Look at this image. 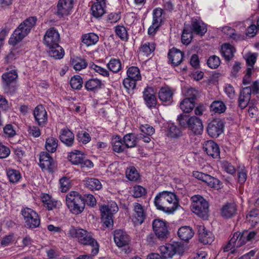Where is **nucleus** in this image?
Here are the masks:
<instances>
[{
	"label": "nucleus",
	"instance_id": "f704fd0d",
	"mask_svg": "<svg viewBox=\"0 0 259 259\" xmlns=\"http://www.w3.org/2000/svg\"><path fill=\"white\" fill-rule=\"evenodd\" d=\"M192 33L189 25H185L181 37L182 42L183 44L188 45L191 42L193 38Z\"/></svg>",
	"mask_w": 259,
	"mask_h": 259
},
{
	"label": "nucleus",
	"instance_id": "a19ab883",
	"mask_svg": "<svg viewBox=\"0 0 259 259\" xmlns=\"http://www.w3.org/2000/svg\"><path fill=\"white\" fill-rule=\"evenodd\" d=\"M123 140L120 137L116 136L112 140V145L113 150L116 152L120 153L124 150V146L123 144Z\"/></svg>",
	"mask_w": 259,
	"mask_h": 259
},
{
	"label": "nucleus",
	"instance_id": "dca6fc26",
	"mask_svg": "<svg viewBox=\"0 0 259 259\" xmlns=\"http://www.w3.org/2000/svg\"><path fill=\"white\" fill-rule=\"evenodd\" d=\"M39 165L42 169H48L53 171L55 168V163L50 155L46 152H41L39 157Z\"/></svg>",
	"mask_w": 259,
	"mask_h": 259
},
{
	"label": "nucleus",
	"instance_id": "e433bc0d",
	"mask_svg": "<svg viewBox=\"0 0 259 259\" xmlns=\"http://www.w3.org/2000/svg\"><path fill=\"white\" fill-rule=\"evenodd\" d=\"M138 140L137 135L130 133L125 135L123 138V142L126 148H133L136 146Z\"/></svg>",
	"mask_w": 259,
	"mask_h": 259
},
{
	"label": "nucleus",
	"instance_id": "8fccbe9b",
	"mask_svg": "<svg viewBox=\"0 0 259 259\" xmlns=\"http://www.w3.org/2000/svg\"><path fill=\"white\" fill-rule=\"evenodd\" d=\"M57 8V11L56 14L59 17H63L69 15L70 11L72 9L59 3H58Z\"/></svg>",
	"mask_w": 259,
	"mask_h": 259
},
{
	"label": "nucleus",
	"instance_id": "680f3d73",
	"mask_svg": "<svg viewBox=\"0 0 259 259\" xmlns=\"http://www.w3.org/2000/svg\"><path fill=\"white\" fill-rule=\"evenodd\" d=\"M137 81L127 77L123 79V85L127 90H133L135 88Z\"/></svg>",
	"mask_w": 259,
	"mask_h": 259
},
{
	"label": "nucleus",
	"instance_id": "b1692460",
	"mask_svg": "<svg viewBox=\"0 0 259 259\" xmlns=\"http://www.w3.org/2000/svg\"><path fill=\"white\" fill-rule=\"evenodd\" d=\"M3 86L5 90H8L11 84L16 82L18 77L17 72L15 70H12L2 75Z\"/></svg>",
	"mask_w": 259,
	"mask_h": 259
},
{
	"label": "nucleus",
	"instance_id": "6e6d98bb",
	"mask_svg": "<svg viewBox=\"0 0 259 259\" xmlns=\"http://www.w3.org/2000/svg\"><path fill=\"white\" fill-rule=\"evenodd\" d=\"M221 63V60L216 55L211 56L207 60V64L211 69H216Z\"/></svg>",
	"mask_w": 259,
	"mask_h": 259
},
{
	"label": "nucleus",
	"instance_id": "f3484780",
	"mask_svg": "<svg viewBox=\"0 0 259 259\" xmlns=\"http://www.w3.org/2000/svg\"><path fill=\"white\" fill-rule=\"evenodd\" d=\"M189 26L192 32L200 36L204 35L207 31L206 25L202 20L197 18L192 19Z\"/></svg>",
	"mask_w": 259,
	"mask_h": 259
},
{
	"label": "nucleus",
	"instance_id": "a211bd4d",
	"mask_svg": "<svg viewBox=\"0 0 259 259\" xmlns=\"http://www.w3.org/2000/svg\"><path fill=\"white\" fill-rule=\"evenodd\" d=\"M143 98L147 106L149 108L155 107L157 100L153 88L147 87L143 92Z\"/></svg>",
	"mask_w": 259,
	"mask_h": 259
},
{
	"label": "nucleus",
	"instance_id": "20e7f679",
	"mask_svg": "<svg viewBox=\"0 0 259 259\" xmlns=\"http://www.w3.org/2000/svg\"><path fill=\"white\" fill-rule=\"evenodd\" d=\"M66 205L73 214L81 213L85 207L84 198L77 192L71 191L66 197Z\"/></svg>",
	"mask_w": 259,
	"mask_h": 259
},
{
	"label": "nucleus",
	"instance_id": "c85d7f7f",
	"mask_svg": "<svg viewBox=\"0 0 259 259\" xmlns=\"http://www.w3.org/2000/svg\"><path fill=\"white\" fill-rule=\"evenodd\" d=\"M133 205L135 218L136 220L135 222L141 224L146 218V213L143 206L139 203H134Z\"/></svg>",
	"mask_w": 259,
	"mask_h": 259
},
{
	"label": "nucleus",
	"instance_id": "f8f14e48",
	"mask_svg": "<svg viewBox=\"0 0 259 259\" xmlns=\"http://www.w3.org/2000/svg\"><path fill=\"white\" fill-rule=\"evenodd\" d=\"M245 243L242 233L235 232L227 245L224 247V251H229L233 248L239 247Z\"/></svg>",
	"mask_w": 259,
	"mask_h": 259
},
{
	"label": "nucleus",
	"instance_id": "58836bf2",
	"mask_svg": "<svg viewBox=\"0 0 259 259\" xmlns=\"http://www.w3.org/2000/svg\"><path fill=\"white\" fill-rule=\"evenodd\" d=\"M105 7L99 3H95L91 8L93 16L97 18L101 17L105 13Z\"/></svg>",
	"mask_w": 259,
	"mask_h": 259
},
{
	"label": "nucleus",
	"instance_id": "393cba45",
	"mask_svg": "<svg viewBox=\"0 0 259 259\" xmlns=\"http://www.w3.org/2000/svg\"><path fill=\"white\" fill-rule=\"evenodd\" d=\"M187 127L195 135L201 134L203 128L201 120L195 116L190 117Z\"/></svg>",
	"mask_w": 259,
	"mask_h": 259
},
{
	"label": "nucleus",
	"instance_id": "1a4fd4ad",
	"mask_svg": "<svg viewBox=\"0 0 259 259\" xmlns=\"http://www.w3.org/2000/svg\"><path fill=\"white\" fill-rule=\"evenodd\" d=\"M68 159L72 164L80 165L81 167L91 168L94 165L91 160L87 159L80 153V151L78 150H76L75 152L70 153Z\"/></svg>",
	"mask_w": 259,
	"mask_h": 259
},
{
	"label": "nucleus",
	"instance_id": "2eb2a0df",
	"mask_svg": "<svg viewBox=\"0 0 259 259\" xmlns=\"http://www.w3.org/2000/svg\"><path fill=\"white\" fill-rule=\"evenodd\" d=\"M60 35L54 27L48 29L44 37V43L47 46H52L58 44Z\"/></svg>",
	"mask_w": 259,
	"mask_h": 259
},
{
	"label": "nucleus",
	"instance_id": "e2e57ef3",
	"mask_svg": "<svg viewBox=\"0 0 259 259\" xmlns=\"http://www.w3.org/2000/svg\"><path fill=\"white\" fill-rule=\"evenodd\" d=\"M60 188L62 192H66L70 186V181L67 177H63L60 180Z\"/></svg>",
	"mask_w": 259,
	"mask_h": 259
},
{
	"label": "nucleus",
	"instance_id": "39448f33",
	"mask_svg": "<svg viewBox=\"0 0 259 259\" xmlns=\"http://www.w3.org/2000/svg\"><path fill=\"white\" fill-rule=\"evenodd\" d=\"M191 209L198 217L206 219L208 216L209 204L207 201L200 195L191 197Z\"/></svg>",
	"mask_w": 259,
	"mask_h": 259
},
{
	"label": "nucleus",
	"instance_id": "0eeeda50",
	"mask_svg": "<svg viewBox=\"0 0 259 259\" xmlns=\"http://www.w3.org/2000/svg\"><path fill=\"white\" fill-rule=\"evenodd\" d=\"M161 256L163 259L171 258L176 254H182L185 250L183 244L180 242H174L161 246L159 248Z\"/></svg>",
	"mask_w": 259,
	"mask_h": 259
},
{
	"label": "nucleus",
	"instance_id": "c756f323",
	"mask_svg": "<svg viewBox=\"0 0 259 259\" xmlns=\"http://www.w3.org/2000/svg\"><path fill=\"white\" fill-rule=\"evenodd\" d=\"M235 51V48L229 44H224L222 46L221 54L227 61H230L233 58Z\"/></svg>",
	"mask_w": 259,
	"mask_h": 259
},
{
	"label": "nucleus",
	"instance_id": "ea45409f",
	"mask_svg": "<svg viewBox=\"0 0 259 259\" xmlns=\"http://www.w3.org/2000/svg\"><path fill=\"white\" fill-rule=\"evenodd\" d=\"M7 175L10 182L12 183H17L21 177L19 170L12 168H8L7 170Z\"/></svg>",
	"mask_w": 259,
	"mask_h": 259
},
{
	"label": "nucleus",
	"instance_id": "de8ad7c7",
	"mask_svg": "<svg viewBox=\"0 0 259 259\" xmlns=\"http://www.w3.org/2000/svg\"><path fill=\"white\" fill-rule=\"evenodd\" d=\"M194 107V101L184 99L180 103L181 109L186 113L191 112Z\"/></svg>",
	"mask_w": 259,
	"mask_h": 259
},
{
	"label": "nucleus",
	"instance_id": "bb28decb",
	"mask_svg": "<svg viewBox=\"0 0 259 259\" xmlns=\"http://www.w3.org/2000/svg\"><path fill=\"white\" fill-rule=\"evenodd\" d=\"M237 207L234 203H227L221 209V214L223 217L229 219L233 217L236 213Z\"/></svg>",
	"mask_w": 259,
	"mask_h": 259
},
{
	"label": "nucleus",
	"instance_id": "c9c22d12",
	"mask_svg": "<svg viewBox=\"0 0 259 259\" xmlns=\"http://www.w3.org/2000/svg\"><path fill=\"white\" fill-rule=\"evenodd\" d=\"M156 44L154 42H146L142 44L140 48V51L143 55L148 56L155 50Z\"/></svg>",
	"mask_w": 259,
	"mask_h": 259
},
{
	"label": "nucleus",
	"instance_id": "13d9d810",
	"mask_svg": "<svg viewBox=\"0 0 259 259\" xmlns=\"http://www.w3.org/2000/svg\"><path fill=\"white\" fill-rule=\"evenodd\" d=\"M203 182H205L209 186L212 188L217 187V185L219 184L220 181L209 175L205 174Z\"/></svg>",
	"mask_w": 259,
	"mask_h": 259
},
{
	"label": "nucleus",
	"instance_id": "49530a36",
	"mask_svg": "<svg viewBox=\"0 0 259 259\" xmlns=\"http://www.w3.org/2000/svg\"><path fill=\"white\" fill-rule=\"evenodd\" d=\"M247 220L250 223L251 226H254L259 223V211L253 210L246 215Z\"/></svg>",
	"mask_w": 259,
	"mask_h": 259
},
{
	"label": "nucleus",
	"instance_id": "bf43d9fd",
	"mask_svg": "<svg viewBox=\"0 0 259 259\" xmlns=\"http://www.w3.org/2000/svg\"><path fill=\"white\" fill-rule=\"evenodd\" d=\"M169 133L170 137L172 138H177L182 135V132L179 128L174 125L173 123L169 124L168 125Z\"/></svg>",
	"mask_w": 259,
	"mask_h": 259
},
{
	"label": "nucleus",
	"instance_id": "3c124183",
	"mask_svg": "<svg viewBox=\"0 0 259 259\" xmlns=\"http://www.w3.org/2000/svg\"><path fill=\"white\" fill-rule=\"evenodd\" d=\"M72 64L74 69L76 71H80L87 66L85 61L80 58H77L72 61Z\"/></svg>",
	"mask_w": 259,
	"mask_h": 259
},
{
	"label": "nucleus",
	"instance_id": "a878e982",
	"mask_svg": "<svg viewBox=\"0 0 259 259\" xmlns=\"http://www.w3.org/2000/svg\"><path fill=\"white\" fill-rule=\"evenodd\" d=\"M60 140L66 146L71 147L74 142V136L69 129H62L60 132Z\"/></svg>",
	"mask_w": 259,
	"mask_h": 259
},
{
	"label": "nucleus",
	"instance_id": "774afa93",
	"mask_svg": "<svg viewBox=\"0 0 259 259\" xmlns=\"http://www.w3.org/2000/svg\"><path fill=\"white\" fill-rule=\"evenodd\" d=\"M238 182L241 184H244L247 179V171L245 168H241L238 171Z\"/></svg>",
	"mask_w": 259,
	"mask_h": 259
},
{
	"label": "nucleus",
	"instance_id": "864d4df0",
	"mask_svg": "<svg viewBox=\"0 0 259 259\" xmlns=\"http://www.w3.org/2000/svg\"><path fill=\"white\" fill-rule=\"evenodd\" d=\"M116 35L122 40L126 41L128 39V34L126 29L123 26L118 25L115 27Z\"/></svg>",
	"mask_w": 259,
	"mask_h": 259
},
{
	"label": "nucleus",
	"instance_id": "4be33fe9",
	"mask_svg": "<svg viewBox=\"0 0 259 259\" xmlns=\"http://www.w3.org/2000/svg\"><path fill=\"white\" fill-rule=\"evenodd\" d=\"M199 239L204 244H210L214 240L212 233L205 230L204 226H199L198 228Z\"/></svg>",
	"mask_w": 259,
	"mask_h": 259
},
{
	"label": "nucleus",
	"instance_id": "4468645a",
	"mask_svg": "<svg viewBox=\"0 0 259 259\" xmlns=\"http://www.w3.org/2000/svg\"><path fill=\"white\" fill-rule=\"evenodd\" d=\"M35 121L39 126L43 127L48 122V114L45 107L42 105H37L33 111Z\"/></svg>",
	"mask_w": 259,
	"mask_h": 259
},
{
	"label": "nucleus",
	"instance_id": "79ce46f5",
	"mask_svg": "<svg viewBox=\"0 0 259 259\" xmlns=\"http://www.w3.org/2000/svg\"><path fill=\"white\" fill-rule=\"evenodd\" d=\"M127 76L135 80H140L141 75L138 67L136 66H131L129 67L126 71Z\"/></svg>",
	"mask_w": 259,
	"mask_h": 259
},
{
	"label": "nucleus",
	"instance_id": "c03bdc74",
	"mask_svg": "<svg viewBox=\"0 0 259 259\" xmlns=\"http://www.w3.org/2000/svg\"><path fill=\"white\" fill-rule=\"evenodd\" d=\"M210 110L215 113H222L225 111L226 107L224 103L221 101H213L210 106Z\"/></svg>",
	"mask_w": 259,
	"mask_h": 259
},
{
	"label": "nucleus",
	"instance_id": "052dcab7",
	"mask_svg": "<svg viewBox=\"0 0 259 259\" xmlns=\"http://www.w3.org/2000/svg\"><path fill=\"white\" fill-rule=\"evenodd\" d=\"M146 193L145 189L139 185L134 187L132 190V195L136 198L141 197L145 195Z\"/></svg>",
	"mask_w": 259,
	"mask_h": 259
},
{
	"label": "nucleus",
	"instance_id": "5701e85b",
	"mask_svg": "<svg viewBox=\"0 0 259 259\" xmlns=\"http://www.w3.org/2000/svg\"><path fill=\"white\" fill-rule=\"evenodd\" d=\"M183 57L184 53L175 48L170 50L168 53V62L174 66L179 65L182 62Z\"/></svg>",
	"mask_w": 259,
	"mask_h": 259
},
{
	"label": "nucleus",
	"instance_id": "473e14b6",
	"mask_svg": "<svg viewBox=\"0 0 259 259\" xmlns=\"http://www.w3.org/2000/svg\"><path fill=\"white\" fill-rule=\"evenodd\" d=\"M103 85L101 81L97 78L90 79L85 83L84 87L89 91H95L102 88Z\"/></svg>",
	"mask_w": 259,
	"mask_h": 259
},
{
	"label": "nucleus",
	"instance_id": "a18cd8bd",
	"mask_svg": "<svg viewBox=\"0 0 259 259\" xmlns=\"http://www.w3.org/2000/svg\"><path fill=\"white\" fill-rule=\"evenodd\" d=\"M163 10L160 8L155 9L153 12V22L154 26L159 27L162 21Z\"/></svg>",
	"mask_w": 259,
	"mask_h": 259
},
{
	"label": "nucleus",
	"instance_id": "4c0bfd02",
	"mask_svg": "<svg viewBox=\"0 0 259 259\" xmlns=\"http://www.w3.org/2000/svg\"><path fill=\"white\" fill-rule=\"evenodd\" d=\"M58 140L54 137H49L46 139L45 147L49 152L54 153L58 147Z\"/></svg>",
	"mask_w": 259,
	"mask_h": 259
},
{
	"label": "nucleus",
	"instance_id": "338daca9",
	"mask_svg": "<svg viewBox=\"0 0 259 259\" xmlns=\"http://www.w3.org/2000/svg\"><path fill=\"white\" fill-rule=\"evenodd\" d=\"M242 233L246 243L247 241H251L253 240L256 234V233L254 231L249 232L247 230H244Z\"/></svg>",
	"mask_w": 259,
	"mask_h": 259
},
{
	"label": "nucleus",
	"instance_id": "6e6552de",
	"mask_svg": "<svg viewBox=\"0 0 259 259\" xmlns=\"http://www.w3.org/2000/svg\"><path fill=\"white\" fill-rule=\"evenodd\" d=\"M25 221V226L29 229H34L40 225V221L38 214L33 209L25 207L21 211Z\"/></svg>",
	"mask_w": 259,
	"mask_h": 259
},
{
	"label": "nucleus",
	"instance_id": "603ef678",
	"mask_svg": "<svg viewBox=\"0 0 259 259\" xmlns=\"http://www.w3.org/2000/svg\"><path fill=\"white\" fill-rule=\"evenodd\" d=\"M76 139L78 142L86 144L91 140V138L89 133L85 131H81L78 132L76 135Z\"/></svg>",
	"mask_w": 259,
	"mask_h": 259
},
{
	"label": "nucleus",
	"instance_id": "0e129e2a",
	"mask_svg": "<svg viewBox=\"0 0 259 259\" xmlns=\"http://www.w3.org/2000/svg\"><path fill=\"white\" fill-rule=\"evenodd\" d=\"M177 120H178L180 125L181 126L186 127H188L190 117L186 114H180L178 117Z\"/></svg>",
	"mask_w": 259,
	"mask_h": 259
},
{
	"label": "nucleus",
	"instance_id": "6ab92c4d",
	"mask_svg": "<svg viewBox=\"0 0 259 259\" xmlns=\"http://www.w3.org/2000/svg\"><path fill=\"white\" fill-rule=\"evenodd\" d=\"M174 91L168 87H162L158 93L160 100L165 105H169L172 102Z\"/></svg>",
	"mask_w": 259,
	"mask_h": 259
},
{
	"label": "nucleus",
	"instance_id": "423d86ee",
	"mask_svg": "<svg viewBox=\"0 0 259 259\" xmlns=\"http://www.w3.org/2000/svg\"><path fill=\"white\" fill-rule=\"evenodd\" d=\"M101 221L106 228L111 227L113 225V215L116 213L118 207L115 202H109L106 205L100 207Z\"/></svg>",
	"mask_w": 259,
	"mask_h": 259
},
{
	"label": "nucleus",
	"instance_id": "aec40b11",
	"mask_svg": "<svg viewBox=\"0 0 259 259\" xmlns=\"http://www.w3.org/2000/svg\"><path fill=\"white\" fill-rule=\"evenodd\" d=\"M114 240L119 247L127 246L130 241V238L127 234L121 230H117L114 232Z\"/></svg>",
	"mask_w": 259,
	"mask_h": 259
},
{
	"label": "nucleus",
	"instance_id": "9d476101",
	"mask_svg": "<svg viewBox=\"0 0 259 259\" xmlns=\"http://www.w3.org/2000/svg\"><path fill=\"white\" fill-rule=\"evenodd\" d=\"M224 124L219 118L214 119L208 123L207 132L212 138H218L224 132Z\"/></svg>",
	"mask_w": 259,
	"mask_h": 259
},
{
	"label": "nucleus",
	"instance_id": "412c9836",
	"mask_svg": "<svg viewBox=\"0 0 259 259\" xmlns=\"http://www.w3.org/2000/svg\"><path fill=\"white\" fill-rule=\"evenodd\" d=\"M251 98L250 90L249 88H243L240 92L238 98V106L243 109L246 107L249 104L251 103L252 101L250 102Z\"/></svg>",
	"mask_w": 259,
	"mask_h": 259
},
{
	"label": "nucleus",
	"instance_id": "37998d69",
	"mask_svg": "<svg viewBox=\"0 0 259 259\" xmlns=\"http://www.w3.org/2000/svg\"><path fill=\"white\" fill-rule=\"evenodd\" d=\"M108 68L113 73L118 72L122 68L119 59H111L107 64Z\"/></svg>",
	"mask_w": 259,
	"mask_h": 259
},
{
	"label": "nucleus",
	"instance_id": "69168bd1",
	"mask_svg": "<svg viewBox=\"0 0 259 259\" xmlns=\"http://www.w3.org/2000/svg\"><path fill=\"white\" fill-rule=\"evenodd\" d=\"M140 129L142 133V134L148 136H151L153 135L155 132V129L152 126L148 124L141 125Z\"/></svg>",
	"mask_w": 259,
	"mask_h": 259
},
{
	"label": "nucleus",
	"instance_id": "9b49d317",
	"mask_svg": "<svg viewBox=\"0 0 259 259\" xmlns=\"http://www.w3.org/2000/svg\"><path fill=\"white\" fill-rule=\"evenodd\" d=\"M152 227L155 236L158 239H165L169 233L165 222L160 219H155L152 223Z\"/></svg>",
	"mask_w": 259,
	"mask_h": 259
},
{
	"label": "nucleus",
	"instance_id": "cd10ccee",
	"mask_svg": "<svg viewBox=\"0 0 259 259\" xmlns=\"http://www.w3.org/2000/svg\"><path fill=\"white\" fill-rule=\"evenodd\" d=\"M194 234L192 228L189 226H183L179 229L178 235L179 238L185 241H188L191 239Z\"/></svg>",
	"mask_w": 259,
	"mask_h": 259
},
{
	"label": "nucleus",
	"instance_id": "5fc2aeb1",
	"mask_svg": "<svg viewBox=\"0 0 259 259\" xmlns=\"http://www.w3.org/2000/svg\"><path fill=\"white\" fill-rule=\"evenodd\" d=\"M89 67L91 69H93L97 73L104 77L109 76V72L107 69L98 66L94 63H90Z\"/></svg>",
	"mask_w": 259,
	"mask_h": 259
},
{
	"label": "nucleus",
	"instance_id": "f03ea898",
	"mask_svg": "<svg viewBox=\"0 0 259 259\" xmlns=\"http://www.w3.org/2000/svg\"><path fill=\"white\" fill-rule=\"evenodd\" d=\"M69 236L78 239L79 243L84 245H90L92 247V255H96L99 252V245L97 241L93 238L92 233L81 228L71 227L68 232Z\"/></svg>",
	"mask_w": 259,
	"mask_h": 259
},
{
	"label": "nucleus",
	"instance_id": "7ed1b4c3",
	"mask_svg": "<svg viewBox=\"0 0 259 259\" xmlns=\"http://www.w3.org/2000/svg\"><path fill=\"white\" fill-rule=\"evenodd\" d=\"M37 20V19L35 16L29 17L25 19L14 31L9 38V44L15 46L20 42L35 25Z\"/></svg>",
	"mask_w": 259,
	"mask_h": 259
},
{
	"label": "nucleus",
	"instance_id": "72a5a7b5",
	"mask_svg": "<svg viewBox=\"0 0 259 259\" xmlns=\"http://www.w3.org/2000/svg\"><path fill=\"white\" fill-rule=\"evenodd\" d=\"M99 40L98 36L94 33L83 34L82 36V42L87 46L96 44Z\"/></svg>",
	"mask_w": 259,
	"mask_h": 259
},
{
	"label": "nucleus",
	"instance_id": "4d7b16f0",
	"mask_svg": "<svg viewBox=\"0 0 259 259\" xmlns=\"http://www.w3.org/2000/svg\"><path fill=\"white\" fill-rule=\"evenodd\" d=\"M126 178L130 181H136L139 178V175L134 167L127 169L126 171Z\"/></svg>",
	"mask_w": 259,
	"mask_h": 259
},
{
	"label": "nucleus",
	"instance_id": "7c9ffc66",
	"mask_svg": "<svg viewBox=\"0 0 259 259\" xmlns=\"http://www.w3.org/2000/svg\"><path fill=\"white\" fill-rule=\"evenodd\" d=\"M48 47L50 48L48 53L50 57L55 59H60L64 56V50L59 44L53 45L52 46H48Z\"/></svg>",
	"mask_w": 259,
	"mask_h": 259
},
{
	"label": "nucleus",
	"instance_id": "ddd939ff",
	"mask_svg": "<svg viewBox=\"0 0 259 259\" xmlns=\"http://www.w3.org/2000/svg\"><path fill=\"white\" fill-rule=\"evenodd\" d=\"M203 151L213 158L220 157V150L219 145L212 140L205 141L202 145Z\"/></svg>",
	"mask_w": 259,
	"mask_h": 259
},
{
	"label": "nucleus",
	"instance_id": "f257e3e1",
	"mask_svg": "<svg viewBox=\"0 0 259 259\" xmlns=\"http://www.w3.org/2000/svg\"><path fill=\"white\" fill-rule=\"evenodd\" d=\"M154 203L157 209L167 213H173L179 206L176 195L169 191L159 193L155 197Z\"/></svg>",
	"mask_w": 259,
	"mask_h": 259
},
{
	"label": "nucleus",
	"instance_id": "09e8293b",
	"mask_svg": "<svg viewBox=\"0 0 259 259\" xmlns=\"http://www.w3.org/2000/svg\"><path fill=\"white\" fill-rule=\"evenodd\" d=\"M70 84L73 89L79 90L82 87L83 80L80 76L76 75L71 78Z\"/></svg>",
	"mask_w": 259,
	"mask_h": 259
},
{
	"label": "nucleus",
	"instance_id": "2f4dec72",
	"mask_svg": "<svg viewBox=\"0 0 259 259\" xmlns=\"http://www.w3.org/2000/svg\"><path fill=\"white\" fill-rule=\"evenodd\" d=\"M84 185L92 191L99 190L102 187L100 181L94 178H87L84 181Z\"/></svg>",
	"mask_w": 259,
	"mask_h": 259
}]
</instances>
